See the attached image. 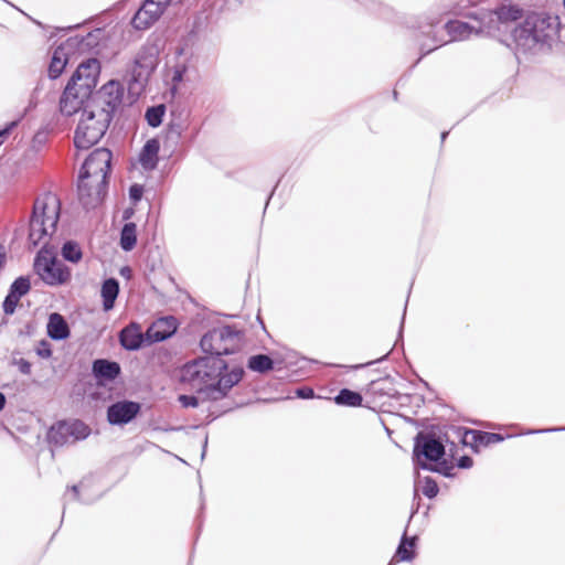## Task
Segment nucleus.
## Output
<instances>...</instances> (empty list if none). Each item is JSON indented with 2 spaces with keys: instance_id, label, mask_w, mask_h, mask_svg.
<instances>
[{
  "instance_id": "obj_1",
  "label": "nucleus",
  "mask_w": 565,
  "mask_h": 565,
  "mask_svg": "<svg viewBox=\"0 0 565 565\" xmlns=\"http://www.w3.org/2000/svg\"><path fill=\"white\" fill-rule=\"evenodd\" d=\"M246 343V331L237 324L218 322L202 334L199 348L202 356L185 362V372L190 377L212 379L226 374L232 365L224 359L239 353Z\"/></svg>"
},
{
  "instance_id": "obj_2",
  "label": "nucleus",
  "mask_w": 565,
  "mask_h": 565,
  "mask_svg": "<svg viewBox=\"0 0 565 565\" xmlns=\"http://www.w3.org/2000/svg\"><path fill=\"white\" fill-rule=\"evenodd\" d=\"M446 427L418 418L417 434L413 437L412 463L414 471L423 470L455 479L452 460L459 451L458 445L445 431Z\"/></svg>"
},
{
  "instance_id": "obj_3",
  "label": "nucleus",
  "mask_w": 565,
  "mask_h": 565,
  "mask_svg": "<svg viewBox=\"0 0 565 565\" xmlns=\"http://www.w3.org/2000/svg\"><path fill=\"white\" fill-rule=\"evenodd\" d=\"M185 362L180 367V381L183 383L198 382L199 386L191 394H179L178 402L182 408H198L201 403H216L227 399L232 390L237 386L245 374V369L241 363L233 364L231 371L226 374H218L212 379L189 377L184 370Z\"/></svg>"
},
{
  "instance_id": "obj_4",
  "label": "nucleus",
  "mask_w": 565,
  "mask_h": 565,
  "mask_svg": "<svg viewBox=\"0 0 565 565\" xmlns=\"http://www.w3.org/2000/svg\"><path fill=\"white\" fill-rule=\"evenodd\" d=\"M110 120L106 111L94 110L85 105L75 131V146L79 149H88L97 143L105 135Z\"/></svg>"
},
{
  "instance_id": "obj_5",
  "label": "nucleus",
  "mask_w": 565,
  "mask_h": 565,
  "mask_svg": "<svg viewBox=\"0 0 565 565\" xmlns=\"http://www.w3.org/2000/svg\"><path fill=\"white\" fill-rule=\"evenodd\" d=\"M90 427L78 418H63L54 422L45 431V441L53 452L68 444H76L87 439Z\"/></svg>"
},
{
  "instance_id": "obj_6",
  "label": "nucleus",
  "mask_w": 565,
  "mask_h": 565,
  "mask_svg": "<svg viewBox=\"0 0 565 565\" xmlns=\"http://www.w3.org/2000/svg\"><path fill=\"white\" fill-rule=\"evenodd\" d=\"M33 270L49 287L65 286L72 280V269L52 252L45 250V245L34 256Z\"/></svg>"
},
{
  "instance_id": "obj_7",
  "label": "nucleus",
  "mask_w": 565,
  "mask_h": 565,
  "mask_svg": "<svg viewBox=\"0 0 565 565\" xmlns=\"http://www.w3.org/2000/svg\"><path fill=\"white\" fill-rule=\"evenodd\" d=\"M547 19L537 13L529 14L522 24L513 31L516 44L524 50H530L546 36Z\"/></svg>"
},
{
  "instance_id": "obj_8",
  "label": "nucleus",
  "mask_w": 565,
  "mask_h": 565,
  "mask_svg": "<svg viewBox=\"0 0 565 565\" xmlns=\"http://www.w3.org/2000/svg\"><path fill=\"white\" fill-rule=\"evenodd\" d=\"M142 406L138 401L118 398L106 406V420L110 426L124 428L142 415Z\"/></svg>"
},
{
  "instance_id": "obj_9",
  "label": "nucleus",
  "mask_w": 565,
  "mask_h": 565,
  "mask_svg": "<svg viewBox=\"0 0 565 565\" xmlns=\"http://www.w3.org/2000/svg\"><path fill=\"white\" fill-rule=\"evenodd\" d=\"M90 374L95 385L106 390L122 382L120 363L108 358H96L90 363Z\"/></svg>"
},
{
  "instance_id": "obj_10",
  "label": "nucleus",
  "mask_w": 565,
  "mask_h": 565,
  "mask_svg": "<svg viewBox=\"0 0 565 565\" xmlns=\"http://www.w3.org/2000/svg\"><path fill=\"white\" fill-rule=\"evenodd\" d=\"M122 93V87L119 82L109 81L98 92L95 94L92 93L86 105L94 110L106 111L111 119L115 109L121 103Z\"/></svg>"
},
{
  "instance_id": "obj_11",
  "label": "nucleus",
  "mask_w": 565,
  "mask_h": 565,
  "mask_svg": "<svg viewBox=\"0 0 565 565\" xmlns=\"http://www.w3.org/2000/svg\"><path fill=\"white\" fill-rule=\"evenodd\" d=\"M111 152L106 148L95 149L85 160L79 178L89 179L97 183H107L106 178L110 170Z\"/></svg>"
},
{
  "instance_id": "obj_12",
  "label": "nucleus",
  "mask_w": 565,
  "mask_h": 565,
  "mask_svg": "<svg viewBox=\"0 0 565 565\" xmlns=\"http://www.w3.org/2000/svg\"><path fill=\"white\" fill-rule=\"evenodd\" d=\"M118 343L120 348L127 352H138L151 347L148 331L142 332L141 326L137 321H132L120 329L118 333Z\"/></svg>"
},
{
  "instance_id": "obj_13",
  "label": "nucleus",
  "mask_w": 565,
  "mask_h": 565,
  "mask_svg": "<svg viewBox=\"0 0 565 565\" xmlns=\"http://www.w3.org/2000/svg\"><path fill=\"white\" fill-rule=\"evenodd\" d=\"M32 289L29 275H20L10 284L7 295L1 303L3 316L11 317L15 313L20 300L29 295Z\"/></svg>"
},
{
  "instance_id": "obj_14",
  "label": "nucleus",
  "mask_w": 565,
  "mask_h": 565,
  "mask_svg": "<svg viewBox=\"0 0 565 565\" xmlns=\"http://www.w3.org/2000/svg\"><path fill=\"white\" fill-rule=\"evenodd\" d=\"M106 186L107 183L99 184V182L79 178L78 199L83 207L87 211L98 209L105 198Z\"/></svg>"
},
{
  "instance_id": "obj_15",
  "label": "nucleus",
  "mask_w": 565,
  "mask_h": 565,
  "mask_svg": "<svg viewBox=\"0 0 565 565\" xmlns=\"http://www.w3.org/2000/svg\"><path fill=\"white\" fill-rule=\"evenodd\" d=\"M99 72V61L97 58H88L79 63L68 83L83 88L84 93L89 92L92 94L97 84Z\"/></svg>"
},
{
  "instance_id": "obj_16",
  "label": "nucleus",
  "mask_w": 565,
  "mask_h": 565,
  "mask_svg": "<svg viewBox=\"0 0 565 565\" xmlns=\"http://www.w3.org/2000/svg\"><path fill=\"white\" fill-rule=\"evenodd\" d=\"M31 221L28 231L26 242L32 248H35L50 233L47 231L46 223L51 222V225L55 228L56 223L61 220L63 214H30Z\"/></svg>"
},
{
  "instance_id": "obj_17",
  "label": "nucleus",
  "mask_w": 565,
  "mask_h": 565,
  "mask_svg": "<svg viewBox=\"0 0 565 565\" xmlns=\"http://www.w3.org/2000/svg\"><path fill=\"white\" fill-rule=\"evenodd\" d=\"M179 328L180 322L174 316L159 317L147 329L151 345L170 340L178 333Z\"/></svg>"
},
{
  "instance_id": "obj_18",
  "label": "nucleus",
  "mask_w": 565,
  "mask_h": 565,
  "mask_svg": "<svg viewBox=\"0 0 565 565\" xmlns=\"http://www.w3.org/2000/svg\"><path fill=\"white\" fill-rule=\"evenodd\" d=\"M284 359L281 352L273 350L267 353H256L247 358L246 369L250 372L264 374L270 371L279 370L282 366Z\"/></svg>"
},
{
  "instance_id": "obj_19",
  "label": "nucleus",
  "mask_w": 565,
  "mask_h": 565,
  "mask_svg": "<svg viewBox=\"0 0 565 565\" xmlns=\"http://www.w3.org/2000/svg\"><path fill=\"white\" fill-rule=\"evenodd\" d=\"M90 95L89 92L84 93L83 88L68 83L60 99L61 113L65 116H72L82 108L84 103L87 104Z\"/></svg>"
},
{
  "instance_id": "obj_20",
  "label": "nucleus",
  "mask_w": 565,
  "mask_h": 565,
  "mask_svg": "<svg viewBox=\"0 0 565 565\" xmlns=\"http://www.w3.org/2000/svg\"><path fill=\"white\" fill-rule=\"evenodd\" d=\"M521 18V10L518 7H501L497 11L488 12L483 15L482 21L484 24L486 33L493 34L499 30L500 23H508Z\"/></svg>"
},
{
  "instance_id": "obj_21",
  "label": "nucleus",
  "mask_w": 565,
  "mask_h": 565,
  "mask_svg": "<svg viewBox=\"0 0 565 565\" xmlns=\"http://www.w3.org/2000/svg\"><path fill=\"white\" fill-rule=\"evenodd\" d=\"M408 524L405 525L396 546L394 556L403 563H412L418 555L419 535H408Z\"/></svg>"
},
{
  "instance_id": "obj_22",
  "label": "nucleus",
  "mask_w": 565,
  "mask_h": 565,
  "mask_svg": "<svg viewBox=\"0 0 565 565\" xmlns=\"http://www.w3.org/2000/svg\"><path fill=\"white\" fill-rule=\"evenodd\" d=\"M160 49L156 43L146 44L137 55L135 72L139 77L148 76L158 64Z\"/></svg>"
},
{
  "instance_id": "obj_23",
  "label": "nucleus",
  "mask_w": 565,
  "mask_h": 565,
  "mask_svg": "<svg viewBox=\"0 0 565 565\" xmlns=\"http://www.w3.org/2000/svg\"><path fill=\"white\" fill-rule=\"evenodd\" d=\"M46 334L52 341L55 342H62L71 339V327L62 313L56 311L49 313Z\"/></svg>"
},
{
  "instance_id": "obj_24",
  "label": "nucleus",
  "mask_w": 565,
  "mask_h": 565,
  "mask_svg": "<svg viewBox=\"0 0 565 565\" xmlns=\"http://www.w3.org/2000/svg\"><path fill=\"white\" fill-rule=\"evenodd\" d=\"M163 11L152 0H146L132 18V25L137 30L150 28L161 15Z\"/></svg>"
},
{
  "instance_id": "obj_25",
  "label": "nucleus",
  "mask_w": 565,
  "mask_h": 565,
  "mask_svg": "<svg viewBox=\"0 0 565 565\" xmlns=\"http://www.w3.org/2000/svg\"><path fill=\"white\" fill-rule=\"evenodd\" d=\"M135 215L121 214L124 224L119 230L118 245L126 253L132 252L138 244V226L136 222L131 221Z\"/></svg>"
},
{
  "instance_id": "obj_26",
  "label": "nucleus",
  "mask_w": 565,
  "mask_h": 565,
  "mask_svg": "<svg viewBox=\"0 0 565 565\" xmlns=\"http://www.w3.org/2000/svg\"><path fill=\"white\" fill-rule=\"evenodd\" d=\"M120 292V282L116 277H106L100 286L102 309L109 312L115 308L116 300Z\"/></svg>"
},
{
  "instance_id": "obj_27",
  "label": "nucleus",
  "mask_w": 565,
  "mask_h": 565,
  "mask_svg": "<svg viewBox=\"0 0 565 565\" xmlns=\"http://www.w3.org/2000/svg\"><path fill=\"white\" fill-rule=\"evenodd\" d=\"M510 437V435H502L500 433L475 429L473 438L470 439V449L473 454L478 455L483 448L500 444Z\"/></svg>"
},
{
  "instance_id": "obj_28",
  "label": "nucleus",
  "mask_w": 565,
  "mask_h": 565,
  "mask_svg": "<svg viewBox=\"0 0 565 565\" xmlns=\"http://www.w3.org/2000/svg\"><path fill=\"white\" fill-rule=\"evenodd\" d=\"M76 42L68 40L66 43L60 45L53 53L52 61L49 66L50 77L56 78L61 75L64 67L68 62V52L74 49Z\"/></svg>"
},
{
  "instance_id": "obj_29",
  "label": "nucleus",
  "mask_w": 565,
  "mask_h": 565,
  "mask_svg": "<svg viewBox=\"0 0 565 565\" xmlns=\"http://www.w3.org/2000/svg\"><path fill=\"white\" fill-rule=\"evenodd\" d=\"M331 399L338 406L367 407L369 409H373L371 406L363 404L364 399L360 392L351 390L349 387L340 388L339 392Z\"/></svg>"
},
{
  "instance_id": "obj_30",
  "label": "nucleus",
  "mask_w": 565,
  "mask_h": 565,
  "mask_svg": "<svg viewBox=\"0 0 565 565\" xmlns=\"http://www.w3.org/2000/svg\"><path fill=\"white\" fill-rule=\"evenodd\" d=\"M447 30L454 40L468 39L472 33H486L483 21L479 22L478 26L461 21H450L447 23Z\"/></svg>"
},
{
  "instance_id": "obj_31",
  "label": "nucleus",
  "mask_w": 565,
  "mask_h": 565,
  "mask_svg": "<svg viewBox=\"0 0 565 565\" xmlns=\"http://www.w3.org/2000/svg\"><path fill=\"white\" fill-rule=\"evenodd\" d=\"M61 209L62 203L57 194L44 191L35 198L32 212H61Z\"/></svg>"
},
{
  "instance_id": "obj_32",
  "label": "nucleus",
  "mask_w": 565,
  "mask_h": 565,
  "mask_svg": "<svg viewBox=\"0 0 565 565\" xmlns=\"http://www.w3.org/2000/svg\"><path fill=\"white\" fill-rule=\"evenodd\" d=\"M159 149L160 145L157 139H149L146 142L139 154V161L145 170H153L157 167Z\"/></svg>"
},
{
  "instance_id": "obj_33",
  "label": "nucleus",
  "mask_w": 565,
  "mask_h": 565,
  "mask_svg": "<svg viewBox=\"0 0 565 565\" xmlns=\"http://www.w3.org/2000/svg\"><path fill=\"white\" fill-rule=\"evenodd\" d=\"M61 256L64 262L77 265L83 259V249L75 239H65L61 246Z\"/></svg>"
},
{
  "instance_id": "obj_34",
  "label": "nucleus",
  "mask_w": 565,
  "mask_h": 565,
  "mask_svg": "<svg viewBox=\"0 0 565 565\" xmlns=\"http://www.w3.org/2000/svg\"><path fill=\"white\" fill-rule=\"evenodd\" d=\"M95 386V381L93 382L88 375H83L78 377L74 385V392L81 398L89 397L90 399L96 401L97 396L96 391L94 390Z\"/></svg>"
},
{
  "instance_id": "obj_35",
  "label": "nucleus",
  "mask_w": 565,
  "mask_h": 565,
  "mask_svg": "<svg viewBox=\"0 0 565 565\" xmlns=\"http://www.w3.org/2000/svg\"><path fill=\"white\" fill-rule=\"evenodd\" d=\"M394 391H396L394 387L383 383L381 380L377 379L371 380L365 387V393L366 395L372 396V402H375L376 398H381L384 396L391 398V392Z\"/></svg>"
},
{
  "instance_id": "obj_36",
  "label": "nucleus",
  "mask_w": 565,
  "mask_h": 565,
  "mask_svg": "<svg viewBox=\"0 0 565 565\" xmlns=\"http://www.w3.org/2000/svg\"><path fill=\"white\" fill-rule=\"evenodd\" d=\"M441 427H446L445 431L448 434L449 430H451L457 437L459 438V443L462 447L470 448V440L468 439L469 436L473 438L475 429L465 427V426H456L451 424L441 425Z\"/></svg>"
},
{
  "instance_id": "obj_37",
  "label": "nucleus",
  "mask_w": 565,
  "mask_h": 565,
  "mask_svg": "<svg viewBox=\"0 0 565 565\" xmlns=\"http://www.w3.org/2000/svg\"><path fill=\"white\" fill-rule=\"evenodd\" d=\"M199 478L201 479L200 476H199ZM205 509H206L205 498H204V494H203L202 483L200 482V504H199L198 513H196L195 519H194V524H195V542L198 541V539H199V536H200V534L202 532V529H203L204 519H205Z\"/></svg>"
},
{
  "instance_id": "obj_38",
  "label": "nucleus",
  "mask_w": 565,
  "mask_h": 565,
  "mask_svg": "<svg viewBox=\"0 0 565 565\" xmlns=\"http://www.w3.org/2000/svg\"><path fill=\"white\" fill-rule=\"evenodd\" d=\"M422 492L428 500H434L439 493V486L431 476H425L420 480Z\"/></svg>"
},
{
  "instance_id": "obj_39",
  "label": "nucleus",
  "mask_w": 565,
  "mask_h": 565,
  "mask_svg": "<svg viewBox=\"0 0 565 565\" xmlns=\"http://www.w3.org/2000/svg\"><path fill=\"white\" fill-rule=\"evenodd\" d=\"M281 358L285 360L282 365L286 367H291L294 365H297L299 361H306L310 363H318L315 359H308L303 355H300L299 352L287 349L285 353L281 352Z\"/></svg>"
},
{
  "instance_id": "obj_40",
  "label": "nucleus",
  "mask_w": 565,
  "mask_h": 565,
  "mask_svg": "<svg viewBox=\"0 0 565 565\" xmlns=\"http://www.w3.org/2000/svg\"><path fill=\"white\" fill-rule=\"evenodd\" d=\"M145 264H146V268L149 273H154L157 269L162 267L163 262H162L159 246H156L153 249L149 250V253L146 257Z\"/></svg>"
},
{
  "instance_id": "obj_41",
  "label": "nucleus",
  "mask_w": 565,
  "mask_h": 565,
  "mask_svg": "<svg viewBox=\"0 0 565 565\" xmlns=\"http://www.w3.org/2000/svg\"><path fill=\"white\" fill-rule=\"evenodd\" d=\"M86 481H87V478H83L78 483H74L72 486H67V490L72 492V497L75 501H78L83 504H92L94 503L95 501H97L98 499H100L103 497L104 493H100L96 499H84L82 498L81 495V488H85L86 487Z\"/></svg>"
},
{
  "instance_id": "obj_42",
  "label": "nucleus",
  "mask_w": 565,
  "mask_h": 565,
  "mask_svg": "<svg viewBox=\"0 0 565 565\" xmlns=\"http://www.w3.org/2000/svg\"><path fill=\"white\" fill-rule=\"evenodd\" d=\"M35 354L43 360H50L53 356V345L46 339H41L34 347Z\"/></svg>"
},
{
  "instance_id": "obj_43",
  "label": "nucleus",
  "mask_w": 565,
  "mask_h": 565,
  "mask_svg": "<svg viewBox=\"0 0 565 565\" xmlns=\"http://www.w3.org/2000/svg\"><path fill=\"white\" fill-rule=\"evenodd\" d=\"M164 115V106L160 105L157 107L149 108L146 113V119L151 127H158Z\"/></svg>"
},
{
  "instance_id": "obj_44",
  "label": "nucleus",
  "mask_w": 565,
  "mask_h": 565,
  "mask_svg": "<svg viewBox=\"0 0 565 565\" xmlns=\"http://www.w3.org/2000/svg\"><path fill=\"white\" fill-rule=\"evenodd\" d=\"M286 398H299V399L309 401V399L320 398V396H318L316 394V392L312 387L300 386V387H297L294 390L292 396H287Z\"/></svg>"
},
{
  "instance_id": "obj_45",
  "label": "nucleus",
  "mask_w": 565,
  "mask_h": 565,
  "mask_svg": "<svg viewBox=\"0 0 565 565\" xmlns=\"http://www.w3.org/2000/svg\"><path fill=\"white\" fill-rule=\"evenodd\" d=\"M391 398L398 402L401 407L411 406L415 403V394L401 393L399 391L391 392Z\"/></svg>"
},
{
  "instance_id": "obj_46",
  "label": "nucleus",
  "mask_w": 565,
  "mask_h": 565,
  "mask_svg": "<svg viewBox=\"0 0 565 565\" xmlns=\"http://www.w3.org/2000/svg\"><path fill=\"white\" fill-rule=\"evenodd\" d=\"M473 463H475L473 458L467 454H463L461 456H458V454H457L452 460L454 469L458 468V469H462V470H468L473 467Z\"/></svg>"
},
{
  "instance_id": "obj_47",
  "label": "nucleus",
  "mask_w": 565,
  "mask_h": 565,
  "mask_svg": "<svg viewBox=\"0 0 565 565\" xmlns=\"http://www.w3.org/2000/svg\"><path fill=\"white\" fill-rule=\"evenodd\" d=\"M252 403L253 402L250 399L241 401V402L231 401V402H225V403L218 404V407L221 408V411H226V414H230L236 409L248 406Z\"/></svg>"
},
{
  "instance_id": "obj_48",
  "label": "nucleus",
  "mask_w": 565,
  "mask_h": 565,
  "mask_svg": "<svg viewBox=\"0 0 565 565\" xmlns=\"http://www.w3.org/2000/svg\"><path fill=\"white\" fill-rule=\"evenodd\" d=\"M11 364L17 366L19 372L23 375H31L32 373V363L24 358H13Z\"/></svg>"
},
{
  "instance_id": "obj_49",
  "label": "nucleus",
  "mask_w": 565,
  "mask_h": 565,
  "mask_svg": "<svg viewBox=\"0 0 565 565\" xmlns=\"http://www.w3.org/2000/svg\"><path fill=\"white\" fill-rule=\"evenodd\" d=\"M413 284H414V280L411 282V286H409V289H408L407 298H406V301H405V305H404V310H403V315H402L399 327H398V331H397L396 342H398L399 339L403 341L406 308H407L408 298H409V295H411V291H412V288H413Z\"/></svg>"
},
{
  "instance_id": "obj_50",
  "label": "nucleus",
  "mask_w": 565,
  "mask_h": 565,
  "mask_svg": "<svg viewBox=\"0 0 565 565\" xmlns=\"http://www.w3.org/2000/svg\"><path fill=\"white\" fill-rule=\"evenodd\" d=\"M557 431H565V427L553 426V427H546V428H540V429H530V430L525 431L523 435L548 434V433H557Z\"/></svg>"
},
{
  "instance_id": "obj_51",
  "label": "nucleus",
  "mask_w": 565,
  "mask_h": 565,
  "mask_svg": "<svg viewBox=\"0 0 565 565\" xmlns=\"http://www.w3.org/2000/svg\"><path fill=\"white\" fill-rule=\"evenodd\" d=\"M142 193H143V189L141 185L134 184L130 186L129 196L134 203L138 202L141 199Z\"/></svg>"
},
{
  "instance_id": "obj_52",
  "label": "nucleus",
  "mask_w": 565,
  "mask_h": 565,
  "mask_svg": "<svg viewBox=\"0 0 565 565\" xmlns=\"http://www.w3.org/2000/svg\"><path fill=\"white\" fill-rule=\"evenodd\" d=\"M388 354H390V352H387L386 354H384L381 358L375 359L373 361H369V362H365V363L356 364L354 366V370H360V369H364V367H367V366L381 363V362H383V361H385L387 359Z\"/></svg>"
},
{
  "instance_id": "obj_53",
  "label": "nucleus",
  "mask_w": 565,
  "mask_h": 565,
  "mask_svg": "<svg viewBox=\"0 0 565 565\" xmlns=\"http://www.w3.org/2000/svg\"><path fill=\"white\" fill-rule=\"evenodd\" d=\"M209 416L213 419V420H216L218 419L220 417H223L226 415V411H221V408L218 407V405L214 406V407H210L209 409Z\"/></svg>"
},
{
  "instance_id": "obj_54",
  "label": "nucleus",
  "mask_w": 565,
  "mask_h": 565,
  "mask_svg": "<svg viewBox=\"0 0 565 565\" xmlns=\"http://www.w3.org/2000/svg\"><path fill=\"white\" fill-rule=\"evenodd\" d=\"M420 507H422V502L420 500L418 501H413L412 503V507H411V512H409V516H408V520H407V523L409 525L412 519L419 513V510H420Z\"/></svg>"
},
{
  "instance_id": "obj_55",
  "label": "nucleus",
  "mask_w": 565,
  "mask_h": 565,
  "mask_svg": "<svg viewBox=\"0 0 565 565\" xmlns=\"http://www.w3.org/2000/svg\"><path fill=\"white\" fill-rule=\"evenodd\" d=\"M34 331H35V327H34L33 321H29L25 323L24 328L19 331V335L31 337V335H33Z\"/></svg>"
},
{
  "instance_id": "obj_56",
  "label": "nucleus",
  "mask_w": 565,
  "mask_h": 565,
  "mask_svg": "<svg viewBox=\"0 0 565 565\" xmlns=\"http://www.w3.org/2000/svg\"><path fill=\"white\" fill-rule=\"evenodd\" d=\"M17 125L15 121L11 122L7 128L0 130V145L3 143L6 138L8 137L10 130Z\"/></svg>"
},
{
  "instance_id": "obj_57",
  "label": "nucleus",
  "mask_w": 565,
  "mask_h": 565,
  "mask_svg": "<svg viewBox=\"0 0 565 565\" xmlns=\"http://www.w3.org/2000/svg\"><path fill=\"white\" fill-rule=\"evenodd\" d=\"M207 445H209V434L205 433L204 438L202 440V447H201V460L203 461L206 457L207 452Z\"/></svg>"
},
{
  "instance_id": "obj_58",
  "label": "nucleus",
  "mask_w": 565,
  "mask_h": 565,
  "mask_svg": "<svg viewBox=\"0 0 565 565\" xmlns=\"http://www.w3.org/2000/svg\"><path fill=\"white\" fill-rule=\"evenodd\" d=\"M172 0H152L153 4H158L159 9H161L163 12L169 7Z\"/></svg>"
},
{
  "instance_id": "obj_59",
  "label": "nucleus",
  "mask_w": 565,
  "mask_h": 565,
  "mask_svg": "<svg viewBox=\"0 0 565 565\" xmlns=\"http://www.w3.org/2000/svg\"><path fill=\"white\" fill-rule=\"evenodd\" d=\"M214 420L209 416L206 415L205 417V420L204 423L200 424V425H192L190 428L191 429H198L200 427H204V426H209L210 424H212Z\"/></svg>"
},
{
  "instance_id": "obj_60",
  "label": "nucleus",
  "mask_w": 565,
  "mask_h": 565,
  "mask_svg": "<svg viewBox=\"0 0 565 565\" xmlns=\"http://www.w3.org/2000/svg\"><path fill=\"white\" fill-rule=\"evenodd\" d=\"M377 380H381L385 384L388 383L390 386H392L395 383V379L390 374H385L384 376L379 377Z\"/></svg>"
},
{
  "instance_id": "obj_61",
  "label": "nucleus",
  "mask_w": 565,
  "mask_h": 565,
  "mask_svg": "<svg viewBox=\"0 0 565 565\" xmlns=\"http://www.w3.org/2000/svg\"><path fill=\"white\" fill-rule=\"evenodd\" d=\"M119 275L122 277V278H126L128 279L129 276H130V268L128 266H122L120 269H119Z\"/></svg>"
},
{
  "instance_id": "obj_62",
  "label": "nucleus",
  "mask_w": 565,
  "mask_h": 565,
  "mask_svg": "<svg viewBox=\"0 0 565 565\" xmlns=\"http://www.w3.org/2000/svg\"><path fill=\"white\" fill-rule=\"evenodd\" d=\"M424 404H425V396L424 395L415 394V403H414V405L416 407H420Z\"/></svg>"
},
{
  "instance_id": "obj_63",
  "label": "nucleus",
  "mask_w": 565,
  "mask_h": 565,
  "mask_svg": "<svg viewBox=\"0 0 565 565\" xmlns=\"http://www.w3.org/2000/svg\"><path fill=\"white\" fill-rule=\"evenodd\" d=\"M161 430L163 431H181V430H185L186 427L184 426H169L167 428H160Z\"/></svg>"
},
{
  "instance_id": "obj_64",
  "label": "nucleus",
  "mask_w": 565,
  "mask_h": 565,
  "mask_svg": "<svg viewBox=\"0 0 565 565\" xmlns=\"http://www.w3.org/2000/svg\"><path fill=\"white\" fill-rule=\"evenodd\" d=\"M7 405V396L3 392L0 391V413L6 408Z\"/></svg>"
}]
</instances>
